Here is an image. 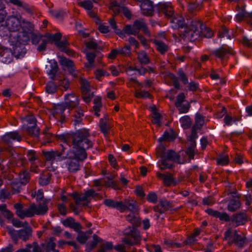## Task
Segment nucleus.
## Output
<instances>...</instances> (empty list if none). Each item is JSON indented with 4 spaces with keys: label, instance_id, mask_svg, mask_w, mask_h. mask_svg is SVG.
<instances>
[{
    "label": "nucleus",
    "instance_id": "1",
    "mask_svg": "<svg viewBox=\"0 0 252 252\" xmlns=\"http://www.w3.org/2000/svg\"><path fill=\"white\" fill-rule=\"evenodd\" d=\"M90 133L88 130L81 129L71 137L72 149L66 155V166L70 173H75L80 170V163L87 158L86 150L93 146L92 141L88 139Z\"/></svg>",
    "mask_w": 252,
    "mask_h": 252
},
{
    "label": "nucleus",
    "instance_id": "2",
    "mask_svg": "<svg viewBox=\"0 0 252 252\" xmlns=\"http://www.w3.org/2000/svg\"><path fill=\"white\" fill-rule=\"evenodd\" d=\"M60 63L64 67V69L67 70L73 77L80 78L82 98L86 102H90L93 96L91 93L90 85L87 80L81 77V73L75 69L73 62L65 58H62Z\"/></svg>",
    "mask_w": 252,
    "mask_h": 252
},
{
    "label": "nucleus",
    "instance_id": "3",
    "mask_svg": "<svg viewBox=\"0 0 252 252\" xmlns=\"http://www.w3.org/2000/svg\"><path fill=\"white\" fill-rule=\"evenodd\" d=\"M16 215L21 219L25 218H32L34 215H43L45 214L48 210V206L45 203L39 204L36 205L33 203L27 208H23L20 203L14 205Z\"/></svg>",
    "mask_w": 252,
    "mask_h": 252
},
{
    "label": "nucleus",
    "instance_id": "4",
    "mask_svg": "<svg viewBox=\"0 0 252 252\" xmlns=\"http://www.w3.org/2000/svg\"><path fill=\"white\" fill-rule=\"evenodd\" d=\"M200 22L193 21L190 24L185 26L179 33L180 36L190 41H194L200 36Z\"/></svg>",
    "mask_w": 252,
    "mask_h": 252
},
{
    "label": "nucleus",
    "instance_id": "5",
    "mask_svg": "<svg viewBox=\"0 0 252 252\" xmlns=\"http://www.w3.org/2000/svg\"><path fill=\"white\" fill-rule=\"evenodd\" d=\"M72 196L75 201V203L77 205L86 206L91 201V198L94 199H100V195L96 193L94 189H91L86 191L84 194H80L77 193H73Z\"/></svg>",
    "mask_w": 252,
    "mask_h": 252
},
{
    "label": "nucleus",
    "instance_id": "6",
    "mask_svg": "<svg viewBox=\"0 0 252 252\" xmlns=\"http://www.w3.org/2000/svg\"><path fill=\"white\" fill-rule=\"evenodd\" d=\"M124 30L126 33L133 35H136L139 33L140 30H142L146 35L151 36V33L145 22L142 19L135 20L132 25H126Z\"/></svg>",
    "mask_w": 252,
    "mask_h": 252
},
{
    "label": "nucleus",
    "instance_id": "7",
    "mask_svg": "<svg viewBox=\"0 0 252 252\" xmlns=\"http://www.w3.org/2000/svg\"><path fill=\"white\" fill-rule=\"evenodd\" d=\"M23 229L19 230L16 232L13 228L10 226H7L6 228L9 234L11 236V238L13 241L17 243L18 238L22 239L24 241H26L31 235L32 234V228L28 225V226L24 227Z\"/></svg>",
    "mask_w": 252,
    "mask_h": 252
},
{
    "label": "nucleus",
    "instance_id": "8",
    "mask_svg": "<svg viewBox=\"0 0 252 252\" xmlns=\"http://www.w3.org/2000/svg\"><path fill=\"white\" fill-rule=\"evenodd\" d=\"M225 236L229 242L234 243L239 247H242L245 243V239L241 237L236 231L232 232L230 230H228L225 232Z\"/></svg>",
    "mask_w": 252,
    "mask_h": 252
},
{
    "label": "nucleus",
    "instance_id": "9",
    "mask_svg": "<svg viewBox=\"0 0 252 252\" xmlns=\"http://www.w3.org/2000/svg\"><path fill=\"white\" fill-rule=\"evenodd\" d=\"M159 13H164L167 18L171 17L174 15V10L170 2H159L155 6Z\"/></svg>",
    "mask_w": 252,
    "mask_h": 252
},
{
    "label": "nucleus",
    "instance_id": "10",
    "mask_svg": "<svg viewBox=\"0 0 252 252\" xmlns=\"http://www.w3.org/2000/svg\"><path fill=\"white\" fill-rule=\"evenodd\" d=\"M21 18L15 16L9 17L6 21L7 29L10 32H16L21 28Z\"/></svg>",
    "mask_w": 252,
    "mask_h": 252
},
{
    "label": "nucleus",
    "instance_id": "11",
    "mask_svg": "<svg viewBox=\"0 0 252 252\" xmlns=\"http://www.w3.org/2000/svg\"><path fill=\"white\" fill-rule=\"evenodd\" d=\"M141 241L139 232L133 227L130 234L123 240V242L126 244L132 246L138 244Z\"/></svg>",
    "mask_w": 252,
    "mask_h": 252
},
{
    "label": "nucleus",
    "instance_id": "12",
    "mask_svg": "<svg viewBox=\"0 0 252 252\" xmlns=\"http://www.w3.org/2000/svg\"><path fill=\"white\" fill-rule=\"evenodd\" d=\"M157 153L158 156H165V158H167L173 162L178 161L179 159V155L174 151L168 150L165 152V149L164 147L158 148L157 149Z\"/></svg>",
    "mask_w": 252,
    "mask_h": 252
},
{
    "label": "nucleus",
    "instance_id": "13",
    "mask_svg": "<svg viewBox=\"0 0 252 252\" xmlns=\"http://www.w3.org/2000/svg\"><path fill=\"white\" fill-rule=\"evenodd\" d=\"M79 105L78 96L74 94H67L64 96V106L68 109H73Z\"/></svg>",
    "mask_w": 252,
    "mask_h": 252
},
{
    "label": "nucleus",
    "instance_id": "14",
    "mask_svg": "<svg viewBox=\"0 0 252 252\" xmlns=\"http://www.w3.org/2000/svg\"><path fill=\"white\" fill-rule=\"evenodd\" d=\"M170 18L172 28L178 29L180 33L185 26L184 18L179 15H173Z\"/></svg>",
    "mask_w": 252,
    "mask_h": 252
},
{
    "label": "nucleus",
    "instance_id": "15",
    "mask_svg": "<svg viewBox=\"0 0 252 252\" xmlns=\"http://www.w3.org/2000/svg\"><path fill=\"white\" fill-rule=\"evenodd\" d=\"M122 203V209L120 210L121 212H124L126 210H128L132 212L137 211V206L136 202L130 198L125 199L124 201H121Z\"/></svg>",
    "mask_w": 252,
    "mask_h": 252
},
{
    "label": "nucleus",
    "instance_id": "16",
    "mask_svg": "<svg viewBox=\"0 0 252 252\" xmlns=\"http://www.w3.org/2000/svg\"><path fill=\"white\" fill-rule=\"evenodd\" d=\"M65 109V107L63 104L54 105L51 110V114L56 119L62 121L65 118L64 115Z\"/></svg>",
    "mask_w": 252,
    "mask_h": 252
},
{
    "label": "nucleus",
    "instance_id": "17",
    "mask_svg": "<svg viewBox=\"0 0 252 252\" xmlns=\"http://www.w3.org/2000/svg\"><path fill=\"white\" fill-rule=\"evenodd\" d=\"M99 0H85L80 3L81 6L87 10L88 14L91 17H95L96 12L93 9V3H97Z\"/></svg>",
    "mask_w": 252,
    "mask_h": 252
},
{
    "label": "nucleus",
    "instance_id": "18",
    "mask_svg": "<svg viewBox=\"0 0 252 252\" xmlns=\"http://www.w3.org/2000/svg\"><path fill=\"white\" fill-rule=\"evenodd\" d=\"M2 141L7 144L11 143L13 141H20L21 135L17 131L7 132L1 137Z\"/></svg>",
    "mask_w": 252,
    "mask_h": 252
},
{
    "label": "nucleus",
    "instance_id": "19",
    "mask_svg": "<svg viewBox=\"0 0 252 252\" xmlns=\"http://www.w3.org/2000/svg\"><path fill=\"white\" fill-rule=\"evenodd\" d=\"M150 41L155 44L156 49L160 54L162 55L164 54L168 51V45L165 43L163 40H160L158 38H155L151 39Z\"/></svg>",
    "mask_w": 252,
    "mask_h": 252
},
{
    "label": "nucleus",
    "instance_id": "20",
    "mask_svg": "<svg viewBox=\"0 0 252 252\" xmlns=\"http://www.w3.org/2000/svg\"><path fill=\"white\" fill-rule=\"evenodd\" d=\"M66 148L63 146L62 152L58 151H51L48 152H43V154L45 159L48 161H53L55 159H60L62 156L63 155V152L64 151Z\"/></svg>",
    "mask_w": 252,
    "mask_h": 252
},
{
    "label": "nucleus",
    "instance_id": "21",
    "mask_svg": "<svg viewBox=\"0 0 252 252\" xmlns=\"http://www.w3.org/2000/svg\"><path fill=\"white\" fill-rule=\"evenodd\" d=\"M233 51L227 47H221L215 50L213 54L218 58L221 59L228 57L229 55L232 54Z\"/></svg>",
    "mask_w": 252,
    "mask_h": 252
},
{
    "label": "nucleus",
    "instance_id": "22",
    "mask_svg": "<svg viewBox=\"0 0 252 252\" xmlns=\"http://www.w3.org/2000/svg\"><path fill=\"white\" fill-rule=\"evenodd\" d=\"M111 9L114 11L115 14L119 13L121 11L124 14V15L127 18L130 19L131 16V14L130 10L125 7H120L117 5L116 2L112 3L110 6Z\"/></svg>",
    "mask_w": 252,
    "mask_h": 252
},
{
    "label": "nucleus",
    "instance_id": "23",
    "mask_svg": "<svg viewBox=\"0 0 252 252\" xmlns=\"http://www.w3.org/2000/svg\"><path fill=\"white\" fill-rule=\"evenodd\" d=\"M56 238L55 237H51L46 242L45 244H42V247L44 249L46 252H59V251L55 249L56 244L55 243Z\"/></svg>",
    "mask_w": 252,
    "mask_h": 252
},
{
    "label": "nucleus",
    "instance_id": "24",
    "mask_svg": "<svg viewBox=\"0 0 252 252\" xmlns=\"http://www.w3.org/2000/svg\"><path fill=\"white\" fill-rule=\"evenodd\" d=\"M63 224L65 226L73 228L76 231H78L81 229V225L74 221V220L72 218H69L62 221Z\"/></svg>",
    "mask_w": 252,
    "mask_h": 252
},
{
    "label": "nucleus",
    "instance_id": "25",
    "mask_svg": "<svg viewBox=\"0 0 252 252\" xmlns=\"http://www.w3.org/2000/svg\"><path fill=\"white\" fill-rule=\"evenodd\" d=\"M161 159L158 161V166L161 170L171 168L173 166V162L165 158V156H159Z\"/></svg>",
    "mask_w": 252,
    "mask_h": 252
},
{
    "label": "nucleus",
    "instance_id": "26",
    "mask_svg": "<svg viewBox=\"0 0 252 252\" xmlns=\"http://www.w3.org/2000/svg\"><path fill=\"white\" fill-rule=\"evenodd\" d=\"M55 83L57 84L60 89L66 91L69 88L70 83L68 79L63 77L59 79H55Z\"/></svg>",
    "mask_w": 252,
    "mask_h": 252
},
{
    "label": "nucleus",
    "instance_id": "27",
    "mask_svg": "<svg viewBox=\"0 0 252 252\" xmlns=\"http://www.w3.org/2000/svg\"><path fill=\"white\" fill-rule=\"evenodd\" d=\"M141 9L143 15L150 16L153 14V7L149 2L142 3Z\"/></svg>",
    "mask_w": 252,
    "mask_h": 252
},
{
    "label": "nucleus",
    "instance_id": "28",
    "mask_svg": "<svg viewBox=\"0 0 252 252\" xmlns=\"http://www.w3.org/2000/svg\"><path fill=\"white\" fill-rule=\"evenodd\" d=\"M247 216L246 213H241L236 214L233 216V221L237 225L244 224L247 221Z\"/></svg>",
    "mask_w": 252,
    "mask_h": 252
},
{
    "label": "nucleus",
    "instance_id": "29",
    "mask_svg": "<svg viewBox=\"0 0 252 252\" xmlns=\"http://www.w3.org/2000/svg\"><path fill=\"white\" fill-rule=\"evenodd\" d=\"M104 204L106 206L112 208L117 209L120 211L122 209V203L121 201H116L110 199H107L104 200Z\"/></svg>",
    "mask_w": 252,
    "mask_h": 252
},
{
    "label": "nucleus",
    "instance_id": "30",
    "mask_svg": "<svg viewBox=\"0 0 252 252\" xmlns=\"http://www.w3.org/2000/svg\"><path fill=\"white\" fill-rule=\"evenodd\" d=\"M26 157L31 163H34L36 160H38V154L32 150H30L27 152Z\"/></svg>",
    "mask_w": 252,
    "mask_h": 252
},
{
    "label": "nucleus",
    "instance_id": "31",
    "mask_svg": "<svg viewBox=\"0 0 252 252\" xmlns=\"http://www.w3.org/2000/svg\"><path fill=\"white\" fill-rule=\"evenodd\" d=\"M69 44L66 40H59L56 45L61 50L64 51L68 54H70L72 51L67 48Z\"/></svg>",
    "mask_w": 252,
    "mask_h": 252
},
{
    "label": "nucleus",
    "instance_id": "32",
    "mask_svg": "<svg viewBox=\"0 0 252 252\" xmlns=\"http://www.w3.org/2000/svg\"><path fill=\"white\" fill-rule=\"evenodd\" d=\"M46 69L47 73L52 79H53L58 70L57 63L54 62V63L50 65V68H47V65H46Z\"/></svg>",
    "mask_w": 252,
    "mask_h": 252
},
{
    "label": "nucleus",
    "instance_id": "33",
    "mask_svg": "<svg viewBox=\"0 0 252 252\" xmlns=\"http://www.w3.org/2000/svg\"><path fill=\"white\" fill-rule=\"evenodd\" d=\"M240 206L241 203L239 200L232 199L228 203L227 209L229 211L234 212L238 209Z\"/></svg>",
    "mask_w": 252,
    "mask_h": 252
},
{
    "label": "nucleus",
    "instance_id": "34",
    "mask_svg": "<svg viewBox=\"0 0 252 252\" xmlns=\"http://www.w3.org/2000/svg\"><path fill=\"white\" fill-rule=\"evenodd\" d=\"M86 56L88 61V63L86 64L85 66L89 68L94 67V63L95 54L92 52H86Z\"/></svg>",
    "mask_w": 252,
    "mask_h": 252
},
{
    "label": "nucleus",
    "instance_id": "35",
    "mask_svg": "<svg viewBox=\"0 0 252 252\" xmlns=\"http://www.w3.org/2000/svg\"><path fill=\"white\" fill-rule=\"evenodd\" d=\"M137 59L142 64H146L149 63V59L147 53L142 51L137 53Z\"/></svg>",
    "mask_w": 252,
    "mask_h": 252
},
{
    "label": "nucleus",
    "instance_id": "36",
    "mask_svg": "<svg viewBox=\"0 0 252 252\" xmlns=\"http://www.w3.org/2000/svg\"><path fill=\"white\" fill-rule=\"evenodd\" d=\"M200 30H201V31H200V36H202L207 38H211L213 35V32L212 31H211L209 28L204 27L201 24Z\"/></svg>",
    "mask_w": 252,
    "mask_h": 252
},
{
    "label": "nucleus",
    "instance_id": "37",
    "mask_svg": "<svg viewBox=\"0 0 252 252\" xmlns=\"http://www.w3.org/2000/svg\"><path fill=\"white\" fill-rule=\"evenodd\" d=\"M28 133L33 136H37L39 134V130L36 125L27 126L25 128Z\"/></svg>",
    "mask_w": 252,
    "mask_h": 252
},
{
    "label": "nucleus",
    "instance_id": "38",
    "mask_svg": "<svg viewBox=\"0 0 252 252\" xmlns=\"http://www.w3.org/2000/svg\"><path fill=\"white\" fill-rule=\"evenodd\" d=\"M126 219L128 221L132 224L134 228L137 227L140 224V221L139 218L135 217L132 214L127 215L126 217Z\"/></svg>",
    "mask_w": 252,
    "mask_h": 252
},
{
    "label": "nucleus",
    "instance_id": "39",
    "mask_svg": "<svg viewBox=\"0 0 252 252\" xmlns=\"http://www.w3.org/2000/svg\"><path fill=\"white\" fill-rule=\"evenodd\" d=\"M19 182L22 185H26L28 183L30 180V176L28 172L24 171L20 173L19 176Z\"/></svg>",
    "mask_w": 252,
    "mask_h": 252
},
{
    "label": "nucleus",
    "instance_id": "40",
    "mask_svg": "<svg viewBox=\"0 0 252 252\" xmlns=\"http://www.w3.org/2000/svg\"><path fill=\"white\" fill-rule=\"evenodd\" d=\"M108 116H105L104 119H101L100 121V128L101 131L104 134H107L109 129V126L107 125L106 121L107 120Z\"/></svg>",
    "mask_w": 252,
    "mask_h": 252
},
{
    "label": "nucleus",
    "instance_id": "41",
    "mask_svg": "<svg viewBox=\"0 0 252 252\" xmlns=\"http://www.w3.org/2000/svg\"><path fill=\"white\" fill-rule=\"evenodd\" d=\"M138 87H136V91L134 93V96L138 98H150L151 95L149 93L145 91H139L137 89Z\"/></svg>",
    "mask_w": 252,
    "mask_h": 252
},
{
    "label": "nucleus",
    "instance_id": "42",
    "mask_svg": "<svg viewBox=\"0 0 252 252\" xmlns=\"http://www.w3.org/2000/svg\"><path fill=\"white\" fill-rule=\"evenodd\" d=\"M94 105L93 106V109L94 111V115L98 117L100 116L99 112L102 107L101 100L99 98L94 99Z\"/></svg>",
    "mask_w": 252,
    "mask_h": 252
},
{
    "label": "nucleus",
    "instance_id": "43",
    "mask_svg": "<svg viewBox=\"0 0 252 252\" xmlns=\"http://www.w3.org/2000/svg\"><path fill=\"white\" fill-rule=\"evenodd\" d=\"M163 181L164 184L166 186H170L172 184H176L175 179L171 174H166Z\"/></svg>",
    "mask_w": 252,
    "mask_h": 252
},
{
    "label": "nucleus",
    "instance_id": "44",
    "mask_svg": "<svg viewBox=\"0 0 252 252\" xmlns=\"http://www.w3.org/2000/svg\"><path fill=\"white\" fill-rule=\"evenodd\" d=\"M62 38V34L60 33H57L54 34H50L47 36L49 42H54L56 44Z\"/></svg>",
    "mask_w": 252,
    "mask_h": 252
},
{
    "label": "nucleus",
    "instance_id": "45",
    "mask_svg": "<svg viewBox=\"0 0 252 252\" xmlns=\"http://www.w3.org/2000/svg\"><path fill=\"white\" fill-rule=\"evenodd\" d=\"M12 55L11 52H4L1 56V61L5 63H9L12 60Z\"/></svg>",
    "mask_w": 252,
    "mask_h": 252
},
{
    "label": "nucleus",
    "instance_id": "46",
    "mask_svg": "<svg viewBox=\"0 0 252 252\" xmlns=\"http://www.w3.org/2000/svg\"><path fill=\"white\" fill-rule=\"evenodd\" d=\"M174 139L175 136L174 135L170 134L168 131H165L164 132L162 136L158 139V141L161 142L163 141L173 140Z\"/></svg>",
    "mask_w": 252,
    "mask_h": 252
},
{
    "label": "nucleus",
    "instance_id": "47",
    "mask_svg": "<svg viewBox=\"0 0 252 252\" xmlns=\"http://www.w3.org/2000/svg\"><path fill=\"white\" fill-rule=\"evenodd\" d=\"M161 116L158 112H155L152 114V122L153 124L159 126L161 124L160 122Z\"/></svg>",
    "mask_w": 252,
    "mask_h": 252
},
{
    "label": "nucleus",
    "instance_id": "48",
    "mask_svg": "<svg viewBox=\"0 0 252 252\" xmlns=\"http://www.w3.org/2000/svg\"><path fill=\"white\" fill-rule=\"evenodd\" d=\"M55 82H49L46 87V92L48 94H53L56 91V85Z\"/></svg>",
    "mask_w": 252,
    "mask_h": 252
},
{
    "label": "nucleus",
    "instance_id": "49",
    "mask_svg": "<svg viewBox=\"0 0 252 252\" xmlns=\"http://www.w3.org/2000/svg\"><path fill=\"white\" fill-rule=\"evenodd\" d=\"M113 246L112 242H105L101 245L99 252H105L106 251L111 250L113 248Z\"/></svg>",
    "mask_w": 252,
    "mask_h": 252
},
{
    "label": "nucleus",
    "instance_id": "50",
    "mask_svg": "<svg viewBox=\"0 0 252 252\" xmlns=\"http://www.w3.org/2000/svg\"><path fill=\"white\" fill-rule=\"evenodd\" d=\"M21 185L20 182H12L11 183V188L13 193H17L20 192L21 189Z\"/></svg>",
    "mask_w": 252,
    "mask_h": 252
},
{
    "label": "nucleus",
    "instance_id": "51",
    "mask_svg": "<svg viewBox=\"0 0 252 252\" xmlns=\"http://www.w3.org/2000/svg\"><path fill=\"white\" fill-rule=\"evenodd\" d=\"M179 106H176L179 110L180 113H187L190 108V104L189 103L183 104H181L179 105Z\"/></svg>",
    "mask_w": 252,
    "mask_h": 252
},
{
    "label": "nucleus",
    "instance_id": "52",
    "mask_svg": "<svg viewBox=\"0 0 252 252\" xmlns=\"http://www.w3.org/2000/svg\"><path fill=\"white\" fill-rule=\"evenodd\" d=\"M218 164L225 165L228 164L229 162V158L227 155L220 156L217 159Z\"/></svg>",
    "mask_w": 252,
    "mask_h": 252
},
{
    "label": "nucleus",
    "instance_id": "53",
    "mask_svg": "<svg viewBox=\"0 0 252 252\" xmlns=\"http://www.w3.org/2000/svg\"><path fill=\"white\" fill-rule=\"evenodd\" d=\"M12 223L13 226L17 228L28 226L29 224L27 221H25L23 222L18 220H12Z\"/></svg>",
    "mask_w": 252,
    "mask_h": 252
},
{
    "label": "nucleus",
    "instance_id": "54",
    "mask_svg": "<svg viewBox=\"0 0 252 252\" xmlns=\"http://www.w3.org/2000/svg\"><path fill=\"white\" fill-rule=\"evenodd\" d=\"M180 121L181 123L182 126L185 128H189L190 126V121L189 118L188 117H182L181 118Z\"/></svg>",
    "mask_w": 252,
    "mask_h": 252
},
{
    "label": "nucleus",
    "instance_id": "55",
    "mask_svg": "<svg viewBox=\"0 0 252 252\" xmlns=\"http://www.w3.org/2000/svg\"><path fill=\"white\" fill-rule=\"evenodd\" d=\"M109 74L104 70L97 69L95 72V78L98 80H101L102 77L108 76Z\"/></svg>",
    "mask_w": 252,
    "mask_h": 252
},
{
    "label": "nucleus",
    "instance_id": "56",
    "mask_svg": "<svg viewBox=\"0 0 252 252\" xmlns=\"http://www.w3.org/2000/svg\"><path fill=\"white\" fill-rule=\"evenodd\" d=\"M119 54L127 56L130 54V47L129 45H126L123 48L118 50Z\"/></svg>",
    "mask_w": 252,
    "mask_h": 252
},
{
    "label": "nucleus",
    "instance_id": "57",
    "mask_svg": "<svg viewBox=\"0 0 252 252\" xmlns=\"http://www.w3.org/2000/svg\"><path fill=\"white\" fill-rule=\"evenodd\" d=\"M162 210H160L161 212H165L167 210L170 206L169 202L166 200H161L158 204Z\"/></svg>",
    "mask_w": 252,
    "mask_h": 252
},
{
    "label": "nucleus",
    "instance_id": "58",
    "mask_svg": "<svg viewBox=\"0 0 252 252\" xmlns=\"http://www.w3.org/2000/svg\"><path fill=\"white\" fill-rule=\"evenodd\" d=\"M86 47L89 49H95L97 47V43L94 39H91L85 42Z\"/></svg>",
    "mask_w": 252,
    "mask_h": 252
},
{
    "label": "nucleus",
    "instance_id": "59",
    "mask_svg": "<svg viewBox=\"0 0 252 252\" xmlns=\"http://www.w3.org/2000/svg\"><path fill=\"white\" fill-rule=\"evenodd\" d=\"M147 199L150 202L155 203L157 201L158 197L155 192H151L147 195Z\"/></svg>",
    "mask_w": 252,
    "mask_h": 252
},
{
    "label": "nucleus",
    "instance_id": "60",
    "mask_svg": "<svg viewBox=\"0 0 252 252\" xmlns=\"http://www.w3.org/2000/svg\"><path fill=\"white\" fill-rule=\"evenodd\" d=\"M178 76L180 80L184 84H187L188 83V79L185 73L182 69H180L178 71Z\"/></svg>",
    "mask_w": 252,
    "mask_h": 252
},
{
    "label": "nucleus",
    "instance_id": "61",
    "mask_svg": "<svg viewBox=\"0 0 252 252\" xmlns=\"http://www.w3.org/2000/svg\"><path fill=\"white\" fill-rule=\"evenodd\" d=\"M11 197L10 193L6 190H2L0 193V200L4 202L7 199H9Z\"/></svg>",
    "mask_w": 252,
    "mask_h": 252
},
{
    "label": "nucleus",
    "instance_id": "62",
    "mask_svg": "<svg viewBox=\"0 0 252 252\" xmlns=\"http://www.w3.org/2000/svg\"><path fill=\"white\" fill-rule=\"evenodd\" d=\"M185 99V95L184 93L179 94L177 96L176 99V101L175 102L176 106H179V105L182 104Z\"/></svg>",
    "mask_w": 252,
    "mask_h": 252
},
{
    "label": "nucleus",
    "instance_id": "63",
    "mask_svg": "<svg viewBox=\"0 0 252 252\" xmlns=\"http://www.w3.org/2000/svg\"><path fill=\"white\" fill-rule=\"evenodd\" d=\"M25 120L27 122V126L36 125V120L33 116H28L25 118Z\"/></svg>",
    "mask_w": 252,
    "mask_h": 252
},
{
    "label": "nucleus",
    "instance_id": "64",
    "mask_svg": "<svg viewBox=\"0 0 252 252\" xmlns=\"http://www.w3.org/2000/svg\"><path fill=\"white\" fill-rule=\"evenodd\" d=\"M108 160L111 164V165L115 169L118 168V164L116 161V158L114 157L112 155H109L108 156Z\"/></svg>",
    "mask_w": 252,
    "mask_h": 252
}]
</instances>
